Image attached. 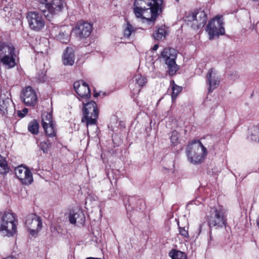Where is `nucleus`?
<instances>
[{"label": "nucleus", "instance_id": "obj_1", "mask_svg": "<svg viewBox=\"0 0 259 259\" xmlns=\"http://www.w3.org/2000/svg\"><path fill=\"white\" fill-rule=\"evenodd\" d=\"M163 0H135L133 11L137 18L154 22L161 11Z\"/></svg>", "mask_w": 259, "mask_h": 259}, {"label": "nucleus", "instance_id": "obj_2", "mask_svg": "<svg viewBox=\"0 0 259 259\" xmlns=\"http://www.w3.org/2000/svg\"><path fill=\"white\" fill-rule=\"evenodd\" d=\"M186 153L189 160L192 163L197 164L202 161L207 152L202 143L197 141L187 146Z\"/></svg>", "mask_w": 259, "mask_h": 259}, {"label": "nucleus", "instance_id": "obj_3", "mask_svg": "<svg viewBox=\"0 0 259 259\" xmlns=\"http://www.w3.org/2000/svg\"><path fill=\"white\" fill-rule=\"evenodd\" d=\"M17 221L15 214L7 212L3 215L0 225V233L3 236L12 237L17 232Z\"/></svg>", "mask_w": 259, "mask_h": 259}, {"label": "nucleus", "instance_id": "obj_4", "mask_svg": "<svg viewBox=\"0 0 259 259\" xmlns=\"http://www.w3.org/2000/svg\"><path fill=\"white\" fill-rule=\"evenodd\" d=\"M83 116L81 122H85L86 125L96 124L99 116V110L97 105L94 101H91L86 104H83Z\"/></svg>", "mask_w": 259, "mask_h": 259}, {"label": "nucleus", "instance_id": "obj_5", "mask_svg": "<svg viewBox=\"0 0 259 259\" xmlns=\"http://www.w3.org/2000/svg\"><path fill=\"white\" fill-rule=\"evenodd\" d=\"M40 4L45 5L42 12L45 17L50 20L54 15L61 12L64 5V0H39Z\"/></svg>", "mask_w": 259, "mask_h": 259}, {"label": "nucleus", "instance_id": "obj_6", "mask_svg": "<svg viewBox=\"0 0 259 259\" xmlns=\"http://www.w3.org/2000/svg\"><path fill=\"white\" fill-rule=\"evenodd\" d=\"M210 214L208 216V223L210 227H223L226 223L225 211L221 206L214 207L210 209Z\"/></svg>", "mask_w": 259, "mask_h": 259}, {"label": "nucleus", "instance_id": "obj_7", "mask_svg": "<svg viewBox=\"0 0 259 259\" xmlns=\"http://www.w3.org/2000/svg\"><path fill=\"white\" fill-rule=\"evenodd\" d=\"M177 56V51L171 48H165L161 52V56L167 64L170 75H175L179 68L176 63Z\"/></svg>", "mask_w": 259, "mask_h": 259}, {"label": "nucleus", "instance_id": "obj_8", "mask_svg": "<svg viewBox=\"0 0 259 259\" xmlns=\"http://www.w3.org/2000/svg\"><path fill=\"white\" fill-rule=\"evenodd\" d=\"M224 23L222 17L217 16L208 23L206 31L208 33L209 39L218 37L220 35L225 34Z\"/></svg>", "mask_w": 259, "mask_h": 259}, {"label": "nucleus", "instance_id": "obj_9", "mask_svg": "<svg viewBox=\"0 0 259 259\" xmlns=\"http://www.w3.org/2000/svg\"><path fill=\"white\" fill-rule=\"evenodd\" d=\"M26 19L30 28L35 31L41 30L45 25V21L41 14L36 12H29Z\"/></svg>", "mask_w": 259, "mask_h": 259}, {"label": "nucleus", "instance_id": "obj_10", "mask_svg": "<svg viewBox=\"0 0 259 259\" xmlns=\"http://www.w3.org/2000/svg\"><path fill=\"white\" fill-rule=\"evenodd\" d=\"M25 226L29 230L30 233L34 235L37 234L42 228L41 219L35 214L27 215L25 221Z\"/></svg>", "mask_w": 259, "mask_h": 259}, {"label": "nucleus", "instance_id": "obj_11", "mask_svg": "<svg viewBox=\"0 0 259 259\" xmlns=\"http://www.w3.org/2000/svg\"><path fill=\"white\" fill-rule=\"evenodd\" d=\"M20 99L27 106H34L37 101L36 93L30 86L26 87L22 90Z\"/></svg>", "mask_w": 259, "mask_h": 259}, {"label": "nucleus", "instance_id": "obj_12", "mask_svg": "<svg viewBox=\"0 0 259 259\" xmlns=\"http://www.w3.org/2000/svg\"><path fill=\"white\" fill-rule=\"evenodd\" d=\"M187 18L188 21L192 23V27L194 29H199L204 26L207 21L206 15L203 11L192 12Z\"/></svg>", "mask_w": 259, "mask_h": 259}, {"label": "nucleus", "instance_id": "obj_13", "mask_svg": "<svg viewBox=\"0 0 259 259\" xmlns=\"http://www.w3.org/2000/svg\"><path fill=\"white\" fill-rule=\"evenodd\" d=\"M17 178L24 185L30 184L33 181L32 175L30 170L24 166H19L15 168Z\"/></svg>", "mask_w": 259, "mask_h": 259}, {"label": "nucleus", "instance_id": "obj_14", "mask_svg": "<svg viewBox=\"0 0 259 259\" xmlns=\"http://www.w3.org/2000/svg\"><path fill=\"white\" fill-rule=\"evenodd\" d=\"M220 81V76L218 72L213 68L209 69L206 77V82L208 85L209 92H211L218 87Z\"/></svg>", "mask_w": 259, "mask_h": 259}, {"label": "nucleus", "instance_id": "obj_15", "mask_svg": "<svg viewBox=\"0 0 259 259\" xmlns=\"http://www.w3.org/2000/svg\"><path fill=\"white\" fill-rule=\"evenodd\" d=\"M52 33L62 43L67 44L69 41L71 30L68 26L54 28L52 30Z\"/></svg>", "mask_w": 259, "mask_h": 259}, {"label": "nucleus", "instance_id": "obj_16", "mask_svg": "<svg viewBox=\"0 0 259 259\" xmlns=\"http://www.w3.org/2000/svg\"><path fill=\"white\" fill-rule=\"evenodd\" d=\"M5 48V52H8L9 55H5L3 57L1 56V62L8 68L14 67L16 65L14 58L15 48L13 46L6 47Z\"/></svg>", "mask_w": 259, "mask_h": 259}, {"label": "nucleus", "instance_id": "obj_17", "mask_svg": "<svg viewBox=\"0 0 259 259\" xmlns=\"http://www.w3.org/2000/svg\"><path fill=\"white\" fill-rule=\"evenodd\" d=\"M73 88L77 95L82 98L89 99L91 92L88 84L82 80L74 82Z\"/></svg>", "mask_w": 259, "mask_h": 259}, {"label": "nucleus", "instance_id": "obj_18", "mask_svg": "<svg viewBox=\"0 0 259 259\" xmlns=\"http://www.w3.org/2000/svg\"><path fill=\"white\" fill-rule=\"evenodd\" d=\"M75 33L79 38L89 36L92 31V25L88 22H79L76 26Z\"/></svg>", "mask_w": 259, "mask_h": 259}, {"label": "nucleus", "instance_id": "obj_19", "mask_svg": "<svg viewBox=\"0 0 259 259\" xmlns=\"http://www.w3.org/2000/svg\"><path fill=\"white\" fill-rule=\"evenodd\" d=\"M85 220L84 214L80 210H78L76 212L70 213L69 214V222L71 224L77 223L79 225H83Z\"/></svg>", "mask_w": 259, "mask_h": 259}, {"label": "nucleus", "instance_id": "obj_20", "mask_svg": "<svg viewBox=\"0 0 259 259\" xmlns=\"http://www.w3.org/2000/svg\"><path fill=\"white\" fill-rule=\"evenodd\" d=\"M74 54L71 48L67 47L63 56V63L65 65L72 66L74 62Z\"/></svg>", "mask_w": 259, "mask_h": 259}, {"label": "nucleus", "instance_id": "obj_21", "mask_svg": "<svg viewBox=\"0 0 259 259\" xmlns=\"http://www.w3.org/2000/svg\"><path fill=\"white\" fill-rule=\"evenodd\" d=\"M167 35V32L165 26H161L156 28V30L153 33V37L154 39L157 40H161L163 38H165Z\"/></svg>", "mask_w": 259, "mask_h": 259}, {"label": "nucleus", "instance_id": "obj_22", "mask_svg": "<svg viewBox=\"0 0 259 259\" xmlns=\"http://www.w3.org/2000/svg\"><path fill=\"white\" fill-rule=\"evenodd\" d=\"M170 88L172 91L171 94L172 102H174L179 94L182 91V87L177 85L174 80H171L170 83Z\"/></svg>", "mask_w": 259, "mask_h": 259}, {"label": "nucleus", "instance_id": "obj_23", "mask_svg": "<svg viewBox=\"0 0 259 259\" xmlns=\"http://www.w3.org/2000/svg\"><path fill=\"white\" fill-rule=\"evenodd\" d=\"M248 137L254 142L259 141V127L253 126L249 128Z\"/></svg>", "mask_w": 259, "mask_h": 259}, {"label": "nucleus", "instance_id": "obj_24", "mask_svg": "<svg viewBox=\"0 0 259 259\" xmlns=\"http://www.w3.org/2000/svg\"><path fill=\"white\" fill-rule=\"evenodd\" d=\"M52 114L50 113H44L41 115V124L42 127L54 124Z\"/></svg>", "mask_w": 259, "mask_h": 259}, {"label": "nucleus", "instance_id": "obj_25", "mask_svg": "<svg viewBox=\"0 0 259 259\" xmlns=\"http://www.w3.org/2000/svg\"><path fill=\"white\" fill-rule=\"evenodd\" d=\"M10 101L8 98L3 99L2 96H0V114L5 115L7 113V109Z\"/></svg>", "mask_w": 259, "mask_h": 259}, {"label": "nucleus", "instance_id": "obj_26", "mask_svg": "<svg viewBox=\"0 0 259 259\" xmlns=\"http://www.w3.org/2000/svg\"><path fill=\"white\" fill-rule=\"evenodd\" d=\"M168 255L171 259H187L185 252L174 249L170 251Z\"/></svg>", "mask_w": 259, "mask_h": 259}, {"label": "nucleus", "instance_id": "obj_27", "mask_svg": "<svg viewBox=\"0 0 259 259\" xmlns=\"http://www.w3.org/2000/svg\"><path fill=\"white\" fill-rule=\"evenodd\" d=\"M46 135L49 137H54L56 135L55 124L49 125L43 127Z\"/></svg>", "mask_w": 259, "mask_h": 259}, {"label": "nucleus", "instance_id": "obj_28", "mask_svg": "<svg viewBox=\"0 0 259 259\" xmlns=\"http://www.w3.org/2000/svg\"><path fill=\"white\" fill-rule=\"evenodd\" d=\"M9 171V168L6 160L0 155V174H6Z\"/></svg>", "mask_w": 259, "mask_h": 259}, {"label": "nucleus", "instance_id": "obj_29", "mask_svg": "<svg viewBox=\"0 0 259 259\" xmlns=\"http://www.w3.org/2000/svg\"><path fill=\"white\" fill-rule=\"evenodd\" d=\"M38 123L35 120H32L28 124V130L32 134H37L38 133Z\"/></svg>", "mask_w": 259, "mask_h": 259}, {"label": "nucleus", "instance_id": "obj_30", "mask_svg": "<svg viewBox=\"0 0 259 259\" xmlns=\"http://www.w3.org/2000/svg\"><path fill=\"white\" fill-rule=\"evenodd\" d=\"M136 30V29L134 28V27L130 23H127V26L124 30V36L126 38L130 37L132 33L135 32Z\"/></svg>", "mask_w": 259, "mask_h": 259}, {"label": "nucleus", "instance_id": "obj_31", "mask_svg": "<svg viewBox=\"0 0 259 259\" xmlns=\"http://www.w3.org/2000/svg\"><path fill=\"white\" fill-rule=\"evenodd\" d=\"M179 135L176 131H174L171 132L170 136V141L171 144L175 146L179 143Z\"/></svg>", "mask_w": 259, "mask_h": 259}, {"label": "nucleus", "instance_id": "obj_32", "mask_svg": "<svg viewBox=\"0 0 259 259\" xmlns=\"http://www.w3.org/2000/svg\"><path fill=\"white\" fill-rule=\"evenodd\" d=\"M179 234L184 238H189V235L188 231V227H182L179 226Z\"/></svg>", "mask_w": 259, "mask_h": 259}, {"label": "nucleus", "instance_id": "obj_33", "mask_svg": "<svg viewBox=\"0 0 259 259\" xmlns=\"http://www.w3.org/2000/svg\"><path fill=\"white\" fill-rule=\"evenodd\" d=\"M136 83L140 86L143 87L146 83V79L141 75H138L136 76Z\"/></svg>", "mask_w": 259, "mask_h": 259}, {"label": "nucleus", "instance_id": "obj_34", "mask_svg": "<svg viewBox=\"0 0 259 259\" xmlns=\"http://www.w3.org/2000/svg\"><path fill=\"white\" fill-rule=\"evenodd\" d=\"M39 145L40 149L45 153H48V151L51 147L50 144H48L46 142H41Z\"/></svg>", "mask_w": 259, "mask_h": 259}, {"label": "nucleus", "instance_id": "obj_35", "mask_svg": "<svg viewBox=\"0 0 259 259\" xmlns=\"http://www.w3.org/2000/svg\"><path fill=\"white\" fill-rule=\"evenodd\" d=\"M22 112H21V111H18L17 112L18 115L20 117H23L25 115V114L28 113V110L27 108H24L22 110Z\"/></svg>", "mask_w": 259, "mask_h": 259}, {"label": "nucleus", "instance_id": "obj_36", "mask_svg": "<svg viewBox=\"0 0 259 259\" xmlns=\"http://www.w3.org/2000/svg\"><path fill=\"white\" fill-rule=\"evenodd\" d=\"M9 46H6V45H4L3 44H2L1 42H0V51H5V47H8Z\"/></svg>", "mask_w": 259, "mask_h": 259}, {"label": "nucleus", "instance_id": "obj_37", "mask_svg": "<svg viewBox=\"0 0 259 259\" xmlns=\"http://www.w3.org/2000/svg\"><path fill=\"white\" fill-rule=\"evenodd\" d=\"M158 46H158V44H155V45L153 46V47L152 48V50H153V51H156V50L158 49Z\"/></svg>", "mask_w": 259, "mask_h": 259}, {"label": "nucleus", "instance_id": "obj_38", "mask_svg": "<svg viewBox=\"0 0 259 259\" xmlns=\"http://www.w3.org/2000/svg\"><path fill=\"white\" fill-rule=\"evenodd\" d=\"M40 52L42 54H47L48 53V49H46L45 50H42V51H40Z\"/></svg>", "mask_w": 259, "mask_h": 259}, {"label": "nucleus", "instance_id": "obj_39", "mask_svg": "<svg viewBox=\"0 0 259 259\" xmlns=\"http://www.w3.org/2000/svg\"><path fill=\"white\" fill-rule=\"evenodd\" d=\"M100 95V94L99 93H95L94 95V96L95 97H97L98 96H99Z\"/></svg>", "mask_w": 259, "mask_h": 259}, {"label": "nucleus", "instance_id": "obj_40", "mask_svg": "<svg viewBox=\"0 0 259 259\" xmlns=\"http://www.w3.org/2000/svg\"><path fill=\"white\" fill-rule=\"evenodd\" d=\"M86 259H101V258H94V257H88Z\"/></svg>", "mask_w": 259, "mask_h": 259}, {"label": "nucleus", "instance_id": "obj_41", "mask_svg": "<svg viewBox=\"0 0 259 259\" xmlns=\"http://www.w3.org/2000/svg\"><path fill=\"white\" fill-rule=\"evenodd\" d=\"M45 43V44H48V41L47 40H46Z\"/></svg>", "mask_w": 259, "mask_h": 259}, {"label": "nucleus", "instance_id": "obj_42", "mask_svg": "<svg viewBox=\"0 0 259 259\" xmlns=\"http://www.w3.org/2000/svg\"><path fill=\"white\" fill-rule=\"evenodd\" d=\"M175 1H177V2H178L179 0H175Z\"/></svg>", "mask_w": 259, "mask_h": 259}]
</instances>
